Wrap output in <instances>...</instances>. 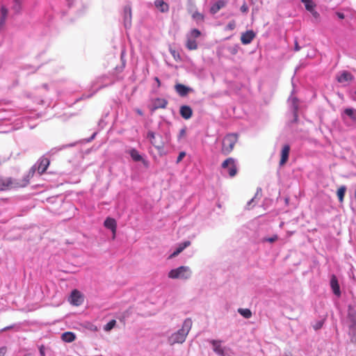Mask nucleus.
Listing matches in <instances>:
<instances>
[{"label":"nucleus","mask_w":356,"mask_h":356,"mask_svg":"<svg viewBox=\"0 0 356 356\" xmlns=\"http://www.w3.org/2000/svg\"><path fill=\"white\" fill-rule=\"evenodd\" d=\"M192 272L188 266H179L171 270L168 273V277L171 279L188 280L191 277Z\"/></svg>","instance_id":"obj_4"},{"label":"nucleus","mask_w":356,"mask_h":356,"mask_svg":"<svg viewBox=\"0 0 356 356\" xmlns=\"http://www.w3.org/2000/svg\"><path fill=\"white\" fill-rule=\"evenodd\" d=\"M191 245V242L189 241H184L179 245L176 250L172 253L169 259L174 258L179 255L186 248L188 247Z\"/></svg>","instance_id":"obj_21"},{"label":"nucleus","mask_w":356,"mask_h":356,"mask_svg":"<svg viewBox=\"0 0 356 356\" xmlns=\"http://www.w3.org/2000/svg\"><path fill=\"white\" fill-rule=\"evenodd\" d=\"M193 322L191 318H186L182 325V327L177 332L172 334L168 339L170 345L175 343H182L185 341L186 338L192 327Z\"/></svg>","instance_id":"obj_2"},{"label":"nucleus","mask_w":356,"mask_h":356,"mask_svg":"<svg viewBox=\"0 0 356 356\" xmlns=\"http://www.w3.org/2000/svg\"><path fill=\"white\" fill-rule=\"evenodd\" d=\"M301 49V47L299 46L298 41L295 40V45H294V50L296 51H299Z\"/></svg>","instance_id":"obj_40"},{"label":"nucleus","mask_w":356,"mask_h":356,"mask_svg":"<svg viewBox=\"0 0 356 356\" xmlns=\"http://www.w3.org/2000/svg\"><path fill=\"white\" fill-rule=\"evenodd\" d=\"M168 101L163 98H156L153 100V110L165 108L168 105Z\"/></svg>","instance_id":"obj_19"},{"label":"nucleus","mask_w":356,"mask_h":356,"mask_svg":"<svg viewBox=\"0 0 356 356\" xmlns=\"http://www.w3.org/2000/svg\"><path fill=\"white\" fill-rule=\"evenodd\" d=\"M238 312L245 318H250L252 316V312L249 309L240 308Z\"/></svg>","instance_id":"obj_30"},{"label":"nucleus","mask_w":356,"mask_h":356,"mask_svg":"<svg viewBox=\"0 0 356 356\" xmlns=\"http://www.w3.org/2000/svg\"><path fill=\"white\" fill-rule=\"evenodd\" d=\"M321 327H322V323H318L316 324V325L314 327V328L316 330H318V329H320Z\"/></svg>","instance_id":"obj_44"},{"label":"nucleus","mask_w":356,"mask_h":356,"mask_svg":"<svg viewBox=\"0 0 356 356\" xmlns=\"http://www.w3.org/2000/svg\"><path fill=\"white\" fill-rule=\"evenodd\" d=\"M301 2L304 3L305 9L310 11H314L315 4L312 1V0H301Z\"/></svg>","instance_id":"obj_29"},{"label":"nucleus","mask_w":356,"mask_h":356,"mask_svg":"<svg viewBox=\"0 0 356 356\" xmlns=\"http://www.w3.org/2000/svg\"><path fill=\"white\" fill-rule=\"evenodd\" d=\"M23 1L24 0H13L11 9L15 14L19 13L22 10Z\"/></svg>","instance_id":"obj_26"},{"label":"nucleus","mask_w":356,"mask_h":356,"mask_svg":"<svg viewBox=\"0 0 356 356\" xmlns=\"http://www.w3.org/2000/svg\"><path fill=\"white\" fill-rule=\"evenodd\" d=\"M50 161L47 158H41L38 167V172L39 174H43L49 165Z\"/></svg>","instance_id":"obj_20"},{"label":"nucleus","mask_w":356,"mask_h":356,"mask_svg":"<svg viewBox=\"0 0 356 356\" xmlns=\"http://www.w3.org/2000/svg\"><path fill=\"white\" fill-rule=\"evenodd\" d=\"M330 286L334 295L339 297L341 296L340 286L338 280L334 275H332L330 280Z\"/></svg>","instance_id":"obj_14"},{"label":"nucleus","mask_w":356,"mask_h":356,"mask_svg":"<svg viewBox=\"0 0 356 356\" xmlns=\"http://www.w3.org/2000/svg\"><path fill=\"white\" fill-rule=\"evenodd\" d=\"M277 239H278V236H277V235L275 234V235H273L271 237L264 238L263 241L264 242L266 241V242H269V243H273V242L276 241Z\"/></svg>","instance_id":"obj_34"},{"label":"nucleus","mask_w":356,"mask_h":356,"mask_svg":"<svg viewBox=\"0 0 356 356\" xmlns=\"http://www.w3.org/2000/svg\"><path fill=\"white\" fill-rule=\"evenodd\" d=\"M61 339L65 342L70 343L75 340L76 335L72 332H65L62 334Z\"/></svg>","instance_id":"obj_25"},{"label":"nucleus","mask_w":356,"mask_h":356,"mask_svg":"<svg viewBox=\"0 0 356 356\" xmlns=\"http://www.w3.org/2000/svg\"><path fill=\"white\" fill-rule=\"evenodd\" d=\"M337 79L339 83L348 82L353 79V76L350 72L343 71L340 75L337 76Z\"/></svg>","instance_id":"obj_22"},{"label":"nucleus","mask_w":356,"mask_h":356,"mask_svg":"<svg viewBox=\"0 0 356 356\" xmlns=\"http://www.w3.org/2000/svg\"><path fill=\"white\" fill-rule=\"evenodd\" d=\"M185 156H186V152H181L179 154V156H178V157L177 159V163H179V162H181Z\"/></svg>","instance_id":"obj_35"},{"label":"nucleus","mask_w":356,"mask_h":356,"mask_svg":"<svg viewBox=\"0 0 356 356\" xmlns=\"http://www.w3.org/2000/svg\"><path fill=\"white\" fill-rule=\"evenodd\" d=\"M346 117L349 118L353 124H356V109L353 108H346L341 114V118L343 121H346Z\"/></svg>","instance_id":"obj_9"},{"label":"nucleus","mask_w":356,"mask_h":356,"mask_svg":"<svg viewBox=\"0 0 356 356\" xmlns=\"http://www.w3.org/2000/svg\"><path fill=\"white\" fill-rule=\"evenodd\" d=\"M136 113L140 115H143V113L141 110L140 109H136Z\"/></svg>","instance_id":"obj_46"},{"label":"nucleus","mask_w":356,"mask_h":356,"mask_svg":"<svg viewBox=\"0 0 356 356\" xmlns=\"http://www.w3.org/2000/svg\"><path fill=\"white\" fill-rule=\"evenodd\" d=\"M175 91L181 96L185 97L189 92L193 91V89L187 87L181 83H177L175 86Z\"/></svg>","instance_id":"obj_13"},{"label":"nucleus","mask_w":356,"mask_h":356,"mask_svg":"<svg viewBox=\"0 0 356 356\" xmlns=\"http://www.w3.org/2000/svg\"><path fill=\"white\" fill-rule=\"evenodd\" d=\"M252 2L253 1V0H250Z\"/></svg>","instance_id":"obj_51"},{"label":"nucleus","mask_w":356,"mask_h":356,"mask_svg":"<svg viewBox=\"0 0 356 356\" xmlns=\"http://www.w3.org/2000/svg\"><path fill=\"white\" fill-rule=\"evenodd\" d=\"M241 11L243 13H247L248 12V6H247V4L245 3H244L241 6V8H240Z\"/></svg>","instance_id":"obj_36"},{"label":"nucleus","mask_w":356,"mask_h":356,"mask_svg":"<svg viewBox=\"0 0 356 356\" xmlns=\"http://www.w3.org/2000/svg\"><path fill=\"white\" fill-rule=\"evenodd\" d=\"M122 15L124 27L127 29L130 27L131 22V7L130 4L124 6Z\"/></svg>","instance_id":"obj_8"},{"label":"nucleus","mask_w":356,"mask_h":356,"mask_svg":"<svg viewBox=\"0 0 356 356\" xmlns=\"http://www.w3.org/2000/svg\"><path fill=\"white\" fill-rule=\"evenodd\" d=\"M256 36L255 33L252 30H248L243 33L241 37V42L243 44H250Z\"/></svg>","instance_id":"obj_12"},{"label":"nucleus","mask_w":356,"mask_h":356,"mask_svg":"<svg viewBox=\"0 0 356 356\" xmlns=\"http://www.w3.org/2000/svg\"><path fill=\"white\" fill-rule=\"evenodd\" d=\"M8 16V10L4 6L1 5L0 8V32L5 29L6 22Z\"/></svg>","instance_id":"obj_10"},{"label":"nucleus","mask_w":356,"mask_h":356,"mask_svg":"<svg viewBox=\"0 0 356 356\" xmlns=\"http://www.w3.org/2000/svg\"><path fill=\"white\" fill-rule=\"evenodd\" d=\"M186 47L189 50H195L197 48V44L195 39L187 36Z\"/></svg>","instance_id":"obj_27"},{"label":"nucleus","mask_w":356,"mask_h":356,"mask_svg":"<svg viewBox=\"0 0 356 356\" xmlns=\"http://www.w3.org/2000/svg\"><path fill=\"white\" fill-rule=\"evenodd\" d=\"M221 168L225 170L230 177H234L238 172L236 161L232 157L226 159L221 164Z\"/></svg>","instance_id":"obj_5"},{"label":"nucleus","mask_w":356,"mask_h":356,"mask_svg":"<svg viewBox=\"0 0 356 356\" xmlns=\"http://www.w3.org/2000/svg\"><path fill=\"white\" fill-rule=\"evenodd\" d=\"M238 46L236 45L232 48L230 52H232V54H236L238 51Z\"/></svg>","instance_id":"obj_41"},{"label":"nucleus","mask_w":356,"mask_h":356,"mask_svg":"<svg viewBox=\"0 0 356 356\" xmlns=\"http://www.w3.org/2000/svg\"><path fill=\"white\" fill-rule=\"evenodd\" d=\"M35 170L31 169L21 180H13L11 177H0V191H6L12 188H22L26 186L30 179L33 177Z\"/></svg>","instance_id":"obj_1"},{"label":"nucleus","mask_w":356,"mask_h":356,"mask_svg":"<svg viewBox=\"0 0 356 356\" xmlns=\"http://www.w3.org/2000/svg\"><path fill=\"white\" fill-rule=\"evenodd\" d=\"M104 225L106 228L112 231L113 234V238H115L117 229V223L115 220L111 218H107L105 220Z\"/></svg>","instance_id":"obj_15"},{"label":"nucleus","mask_w":356,"mask_h":356,"mask_svg":"<svg viewBox=\"0 0 356 356\" xmlns=\"http://www.w3.org/2000/svg\"><path fill=\"white\" fill-rule=\"evenodd\" d=\"M40 353L41 355V356H45V353H44V346H42L40 348Z\"/></svg>","instance_id":"obj_42"},{"label":"nucleus","mask_w":356,"mask_h":356,"mask_svg":"<svg viewBox=\"0 0 356 356\" xmlns=\"http://www.w3.org/2000/svg\"><path fill=\"white\" fill-rule=\"evenodd\" d=\"M24 356H29L28 355H24Z\"/></svg>","instance_id":"obj_50"},{"label":"nucleus","mask_w":356,"mask_h":356,"mask_svg":"<svg viewBox=\"0 0 356 356\" xmlns=\"http://www.w3.org/2000/svg\"><path fill=\"white\" fill-rule=\"evenodd\" d=\"M355 94H356V91H355Z\"/></svg>","instance_id":"obj_52"},{"label":"nucleus","mask_w":356,"mask_h":356,"mask_svg":"<svg viewBox=\"0 0 356 356\" xmlns=\"http://www.w3.org/2000/svg\"><path fill=\"white\" fill-rule=\"evenodd\" d=\"M237 141L238 135L236 134H227L222 140L221 153L223 155L229 154L233 151Z\"/></svg>","instance_id":"obj_3"},{"label":"nucleus","mask_w":356,"mask_h":356,"mask_svg":"<svg viewBox=\"0 0 356 356\" xmlns=\"http://www.w3.org/2000/svg\"><path fill=\"white\" fill-rule=\"evenodd\" d=\"M351 341L356 343V333L354 334L353 338L351 339Z\"/></svg>","instance_id":"obj_48"},{"label":"nucleus","mask_w":356,"mask_h":356,"mask_svg":"<svg viewBox=\"0 0 356 356\" xmlns=\"http://www.w3.org/2000/svg\"><path fill=\"white\" fill-rule=\"evenodd\" d=\"M155 81L157 82L158 86H160L161 82L158 77L154 78Z\"/></svg>","instance_id":"obj_47"},{"label":"nucleus","mask_w":356,"mask_h":356,"mask_svg":"<svg viewBox=\"0 0 356 356\" xmlns=\"http://www.w3.org/2000/svg\"><path fill=\"white\" fill-rule=\"evenodd\" d=\"M226 1L225 0H218L217 1L214 2L210 8V12L212 14L217 13L221 8H224L226 6Z\"/></svg>","instance_id":"obj_17"},{"label":"nucleus","mask_w":356,"mask_h":356,"mask_svg":"<svg viewBox=\"0 0 356 356\" xmlns=\"http://www.w3.org/2000/svg\"><path fill=\"white\" fill-rule=\"evenodd\" d=\"M70 304L74 306H79L83 302V296L77 289L72 291L69 298Z\"/></svg>","instance_id":"obj_6"},{"label":"nucleus","mask_w":356,"mask_h":356,"mask_svg":"<svg viewBox=\"0 0 356 356\" xmlns=\"http://www.w3.org/2000/svg\"><path fill=\"white\" fill-rule=\"evenodd\" d=\"M336 15L337 16L341 19H343L345 18V15L343 13H341V12H337L336 13Z\"/></svg>","instance_id":"obj_39"},{"label":"nucleus","mask_w":356,"mask_h":356,"mask_svg":"<svg viewBox=\"0 0 356 356\" xmlns=\"http://www.w3.org/2000/svg\"><path fill=\"white\" fill-rule=\"evenodd\" d=\"M200 35L201 32L198 29H194L191 31V32L187 35V36L195 40L196 38L200 37Z\"/></svg>","instance_id":"obj_31"},{"label":"nucleus","mask_w":356,"mask_h":356,"mask_svg":"<svg viewBox=\"0 0 356 356\" xmlns=\"http://www.w3.org/2000/svg\"><path fill=\"white\" fill-rule=\"evenodd\" d=\"M7 352V348L6 346H3L0 348V356H5Z\"/></svg>","instance_id":"obj_37"},{"label":"nucleus","mask_w":356,"mask_h":356,"mask_svg":"<svg viewBox=\"0 0 356 356\" xmlns=\"http://www.w3.org/2000/svg\"><path fill=\"white\" fill-rule=\"evenodd\" d=\"M129 154L132 159L135 161H142L144 164L147 163L146 161L143 159L139 152L135 149H131L129 151Z\"/></svg>","instance_id":"obj_24"},{"label":"nucleus","mask_w":356,"mask_h":356,"mask_svg":"<svg viewBox=\"0 0 356 356\" xmlns=\"http://www.w3.org/2000/svg\"><path fill=\"white\" fill-rule=\"evenodd\" d=\"M155 7L161 13H166L169 10V6L163 0H155Z\"/></svg>","instance_id":"obj_23"},{"label":"nucleus","mask_w":356,"mask_h":356,"mask_svg":"<svg viewBox=\"0 0 356 356\" xmlns=\"http://www.w3.org/2000/svg\"><path fill=\"white\" fill-rule=\"evenodd\" d=\"M210 343L213 346V351L220 356H224V349L221 346V341L218 340H211Z\"/></svg>","instance_id":"obj_18"},{"label":"nucleus","mask_w":356,"mask_h":356,"mask_svg":"<svg viewBox=\"0 0 356 356\" xmlns=\"http://www.w3.org/2000/svg\"><path fill=\"white\" fill-rule=\"evenodd\" d=\"M179 113L184 119L188 120L193 115V110L189 106L184 105L180 107Z\"/></svg>","instance_id":"obj_16"},{"label":"nucleus","mask_w":356,"mask_h":356,"mask_svg":"<svg viewBox=\"0 0 356 356\" xmlns=\"http://www.w3.org/2000/svg\"><path fill=\"white\" fill-rule=\"evenodd\" d=\"M116 325V321L113 319L110 321L104 327V330L106 332H108L111 330Z\"/></svg>","instance_id":"obj_32"},{"label":"nucleus","mask_w":356,"mask_h":356,"mask_svg":"<svg viewBox=\"0 0 356 356\" xmlns=\"http://www.w3.org/2000/svg\"><path fill=\"white\" fill-rule=\"evenodd\" d=\"M69 7L71 6L73 0H65Z\"/></svg>","instance_id":"obj_45"},{"label":"nucleus","mask_w":356,"mask_h":356,"mask_svg":"<svg viewBox=\"0 0 356 356\" xmlns=\"http://www.w3.org/2000/svg\"><path fill=\"white\" fill-rule=\"evenodd\" d=\"M193 19L197 22H200L204 20V15L199 12H195L193 15Z\"/></svg>","instance_id":"obj_33"},{"label":"nucleus","mask_w":356,"mask_h":356,"mask_svg":"<svg viewBox=\"0 0 356 356\" xmlns=\"http://www.w3.org/2000/svg\"><path fill=\"white\" fill-rule=\"evenodd\" d=\"M290 152V146L289 145H284L280 152V165L283 166L286 164V163L289 160Z\"/></svg>","instance_id":"obj_11"},{"label":"nucleus","mask_w":356,"mask_h":356,"mask_svg":"<svg viewBox=\"0 0 356 356\" xmlns=\"http://www.w3.org/2000/svg\"><path fill=\"white\" fill-rule=\"evenodd\" d=\"M297 118H298V115H297V112L296 111H295V120L296 121L297 120Z\"/></svg>","instance_id":"obj_49"},{"label":"nucleus","mask_w":356,"mask_h":356,"mask_svg":"<svg viewBox=\"0 0 356 356\" xmlns=\"http://www.w3.org/2000/svg\"><path fill=\"white\" fill-rule=\"evenodd\" d=\"M346 191V187L345 186H341L338 188L337 195L339 198V201L340 202H343V198L345 196Z\"/></svg>","instance_id":"obj_28"},{"label":"nucleus","mask_w":356,"mask_h":356,"mask_svg":"<svg viewBox=\"0 0 356 356\" xmlns=\"http://www.w3.org/2000/svg\"><path fill=\"white\" fill-rule=\"evenodd\" d=\"M186 135V130L184 129H182L181 131H180V133H179V137H183Z\"/></svg>","instance_id":"obj_43"},{"label":"nucleus","mask_w":356,"mask_h":356,"mask_svg":"<svg viewBox=\"0 0 356 356\" xmlns=\"http://www.w3.org/2000/svg\"><path fill=\"white\" fill-rule=\"evenodd\" d=\"M159 140L154 132L149 131L147 132V138L149 140L151 144L157 149H161L163 147V143L161 136H158Z\"/></svg>","instance_id":"obj_7"},{"label":"nucleus","mask_w":356,"mask_h":356,"mask_svg":"<svg viewBox=\"0 0 356 356\" xmlns=\"http://www.w3.org/2000/svg\"><path fill=\"white\" fill-rule=\"evenodd\" d=\"M310 13H312V16L316 18V19H318L320 17V14L316 11L314 9V11H310Z\"/></svg>","instance_id":"obj_38"}]
</instances>
